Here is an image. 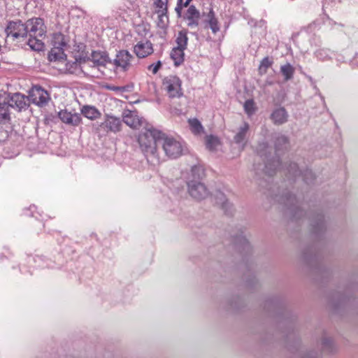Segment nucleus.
<instances>
[{
	"label": "nucleus",
	"mask_w": 358,
	"mask_h": 358,
	"mask_svg": "<svg viewBox=\"0 0 358 358\" xmlns=\"http://www.w3.org/2000/svg\"><path fill=\"white\" fill-rule=\"evenodd\" d=\"M191 1H192V0H186V1L185 2V3H184V5H183V6H184L185 7H187V6L189 4V3H190Z\"/></svg>",
	"instance_id": "nucleus-35"
},
{
	"label": "nucleus",
	"mask_w": 358,
	"mask_h": 358,
	"mask_svg": "<svg viewBox=\"0 0 358 358\" xmlns=\"http://www.w3.org/2000/svg\"><path fill=\"white\" fill-rule=\"evenodd\" d=\"M176 41L177 44V48L185 50L187 48L188 41L187 31L182 30L179 31Z\"/></svg>",
	"instance_id": "nucleus-23"
},
{
	"label": "nucleus",
	"mask_w": 358,
	"mask_h": 358,
	"mask_svg": "<svg viewBox=\"0 0 358 358\" xmlns=\"http://www.w3.org/2000/svg\"><path fill=\"white\" fill-rule=\"evenodd\" d=\"M6 101L10 108H17L18 110H21L27 106L26 97L20 93L14 94Z\"/></svg>",
	"instance_id": "nucleus-15"
},
{
	"label": "nucleus",
	"mask_w": 358,
	"mask_h": 358,
	"mask_svg": "<svg viewBox=\"0 0 358 358\" xmlns=\"http://www.w3.org/2000/svg\"><path fill=\"white\" fill-rule=\"evenodd\" d=\"M30 101L37 106H43L50 100V95L47 91L38 86H34L29 93Z\"/></svg>",
	"instance_id": "nucleus-6"
},
{
	"label": "nucleus",
	"mask_w": 358,
	"mask_h": 358,
	"mask_svg": "<svg viewBox=\"0 0 358 358\" xmlns=\"http://www.w3.org/2000/svg\"><path fill=\"white\" fill-rule=\"evenodd\" d=\"M100 129L106 133H117L121 130L122 121L113 115H106L105 120L99 125Z\"/></svg>",
	"instance_id": "nucleus-8"
},
{
	"label": "nucleus",
	"mask_w": 358,
	"mask_h": 358,
	"mask_svg": "<svg viewBox=\"0 0 358 358\" xmlns=\"http://www.w3.org/2000/svg\"><path fill=\"white\" fill-rule=\"evenodd\" d=\"M160 131L150 129L141 132L138 138L141 150L146 156L148 161H150L152 163H159V162L157 143L160 142Z\"/></svg>",
	"instance_id": "nucleus-1"
},
{
	"label": "nucleus",
	"mask_w": 358,
	"mask_h": 358,
	"mask_svg": "<svg viewBox=\"0 0 358 358\" xmlns=\"http://www.w3.org/2000/svg\"><path fill=\"white\" fill-rule=\"evenodd\" d=\"M162 66V63L160 61H158L156 64H152L148 66V70L152 71L153 74H156L159 69Z\"/></svg>",
	"instance_id": "nucleus-32"
},
{
	"label": "nucleus",
	"mask_w": 358,
	"mask_h": 358,
	"mask_svg": "<svg viewBox=\"0 0 358 358\" xmlns=\"http://www.w3.org/2000/svg\"><path fill=\"white\" fill-rule=\"evenodd\" d=\"M243 107H244L245 112L249 116L254 114V113L255 112V110L257 109V108L255 106V103L252 99H248V100L245 101Z\"/></svg>",
	"instance_id": "nucleus-29"
},
{
	"label": "nucleus",
	"mask_w": 358,
	"mask_h": 358,
	"mask_svg": "<svg viewBox=\"0 0 358 358\" xmlns=\"http://www.w3.org/2000/svg\"><path fill=\"white\" fill-rule=\"evenodd\" d=\"M58 117L63 123L73 127L78 126L82 122L80 114L72 113L66 109L61 110L58 113Z\"/></svg>",
	"instance_id": "nucleus-11"
},
{
	"label": "nucleus",
	"mask_w": 358,
	"mask_h": 358,
	"mask_svg": "<svg viewBox=\"0 0 358 358\" xmlns=\"http://www.w3.org/2000/svg\"><path fill=\"white\" fill-rule=\"evenodd\" d=\"M25 27H27V33L31 36L44 38L46 33V27L43 19L36 17L27 21Z\"/></svg>",
	"instance_id": "nucleus-4"
},
{
	"label": "nucleus",
	"mask_w": 358,
	"mask_h": 358,
	"mask_svg": "<svg viewBox=\"0 0 358 358\" xmlns=\"http://www.w3.org/2000/svg\"><path fill=\"white\" fill-rule=\"evenodd\" d=\"M69 38L62 33H55L52 36V47H62L67 49L69 47Z\"/></svg>",
	"instance_id": "nucleus-18"
},
{
	"label": "nucleus",
	"mask_w": 358,
	"mask_h": 358,
	"mask_svg": "<svg viewBox=\"0 0 358 358\" xmlns=\"http://www.w3.org/2000/svg\"><path fill=\"white\" fill-rule=\"evenodd\" d=\"M271 120L275 124H282L287 120V114L284 108L275 110L271 116Z\"/></svg>",
	"instance_id": "nucleus-19"
},
{
	"label": "nucleus",
	"mask_w": 358,
	"mask_h": 358,
	"mask_svg": "<svg viewBox=\"0 0 358 358\" xmlns=\"http://www.w3.org/2000/svg\"><path fill=\"white\" fill-rule=\"evenodd\" d=\"M185 19L187 20V26L191 28L196 27L199 24L201 15L193 5L189 6L185 14Z\"/></svg>",
	"instance_id": "nucleus-13"
},
{
	"label": "nucleus",
	"mask_w": 358,
	"mask_h": 358,
	"mask_svg": "<svg viewBox=\"0 0 358 358\" xmlns=\"http://www.w3.org/2000/svg\"><path fill=\"white\" fill-rule=\"evenodd\" d=\"M178 1H179V3L178 4L177 7L176 8V11L177 12L178 15L179 16H180L182 6H181V5H180V3L182 2V0H178Z\"/></svg>",
	"instance_id": "nucleus-34"
},
{
	"label": "nucleus",
	"mask_w": 358,
	"mask_h": 358,
	"mask_svg": "<svg viewBox=\"0 0 358 358\" xmlns=\"http://www.w3.org/2000/svg\"><path fill=\"white\" fill-rule=\"evenodd\" d=\"M111 89L113 90H119V87H112Z\"/></svg>",
	"instance_id": "nucleus-38"
},
{
	"label": "nucleus",
	"mask_w": 358,
	"mask_h": 358,
	"mask_svg": "<svg viewBox=\"0 0 358 358\" xmlns=\"http://www.w3.org/2000/svg\"><path fill=\"white\" fill-rule=\"evenodd\" d=\"M248 129L249 124L245 122L243 126L240 128L239 131L234 136V141L236 143H240L244 140Z\"/></svg>",
	"instance_id": "nucleus-27"
},
{
	"label": "nucleus",
	"mask_w": 358,
	"mask_h": 358,
	"mask_svg": "<svg viewBox=\"0 0 358 358\" xmlns=\"http://www.w3.org/2000/svg\"><path fill=\"white\" fill-rule=\"evenodd\" d=\"M135 59L134 56L127 50L119 51L115 59V64L120 67L123 71H127L132 66V62Z\"/></svg>",
	"instance_id": "nucleus-10"
},
{
	"label": "nucleus",
	"mask_w": 358,
	"mask_h": 358,
	"mask_svg": "<svg viewBox=\"0 0 358 358\" xmlns=\"http://www.w3.org/2000/svg\"><path fill=\"white\" fill-rule=\"evenodd\" d=\"M159 143H162L163 150L169 157L176 158L182 154V144L176 138L167 136L161 132Z\"/></svg>",
	"instance_id": "nucleus-3"
},
{
	"label": "nucleus",
	"mask_w": 358,
	"mask_h": 358,
	"mask_svg": "<svg viewBox=\"0 0 358 358\" xmlns=\"http://www.w3.org/2000/svg\"><path fill=\"white\" fill-rule=\"evenodd\" d=\"M154 4L157 8L156 12L159 20L163 22L164 17L168 18V0H154Z\"/></svg>",
	"instance_id": "nucleus-16"
},
{
	"label": "nucleus",
	"mask_w": 358,
	"mask_h": 358,
	"mask_svg": "<svg viewBox=\"0 0 358 358\" xmlns=\"http://www.w3.org/2000/svg\"><path fill=\"white\" fill-rule=\"evenodd\" d=\"M201 24L204 29H210L214 34L220 31V24L212 8L207 13L203 12L201 15Z\"/></svg>",
	"instance_id": "nucleus-5"
},
{
	"label": "nucleus",
	"mask_w": 358,
	"mask_h": 358,
	"mask_svg": "<svg viewBox=\"0 0 358 358\" xmlns=\"http://www.w3.org/2000/svg\"><path fill=\"white\" fill-rule=\"evenodd\" d=\"M153 45L150 41H141L134 47V52L139 58H145L153 53Z\"/></svg>",
	"instance_id": "nucleus-12"
},
{
	"label": "nucleus",
	"mask_w": 358,
	"mask_h": 358,
	"mask_svg": "<svg viewBox=\"0 0 358 358\" xmlns=\"http://www.w3.org/2000/svg\"><path fill=\"white\" fill-rule=\"evenodd\" d=\"M188 190L190 195L198 200L205 199L208 194L206 186L202 182L195 180L188 182Z\"/></svg>",
	"instance_id": "nucleus-9"
},
{
	"label": "nucleus",
	"mask_w": 358,
	"mask_h": 358,
	"mask_svg": "<svg viewBox=\"0 0 358 358\" xmlns=\"http://www.w3.org/2000/svg\"><path fill=\"white\" fill-rule=\"evenodd\" d=\"M66 49L62 47H52L48 54L50 61H62L66 60V55L64 54Z\"/></svg>",
	"instance_id": "nucleus-17"
},
{
	"label": "nucleus",
	"mask_w": 358,
	"mask_h": 358,
	"mask_svg": "<svg viewBox=\"0 0 358 358\" xmlns=\"http://www.w3.org/2000/svg\"><path fill=\"white\" fill-rule=\"evenodd\" d=\"M273 62L268 57H264L259 65V71L261 74L266 73L267 69L271 66Z\"/></svg>",
	"instance_id": "nucleus-30"
},
{
	"label": "nucleus",
	"mask_w": 358,
	"mask_h": 358,
	"mask_svg": "<svg viewBox=\"0 0 358 358\" xmlns=\"http://www.w3.org/2000/svg\"><path fill=\"white\" fill-rule=\"evenodd\" d=\"M162 90L171 99H180L184 95L182 80L176 75H169L162 80Z\"/></svg>",
	"instance_id": "nucleus-2"
},
{
	"label": "nucleus",
	"mask_w": 358,
	"mask_h": 358,
	"mask_svg": "<svg viewBox=\"0 0 358 358\" xmlns=\"http://www.w3.org/2000/svg\"><path fill=\"white\" fill-rule=\"evenodd\" d=\"M188 122H189L191 131L194 134H199L203 131V128L201 122L196 118L189 119L188 120Z\"/></svg>",
	"instance_id": "nucleus-25"
},
{
	"label": "nucleus",
	"mask_w": 358,
	"mask_h": 358,
	"mask_svg": "<svg viewBox=\"0 0 358 358\" xmlns=\"http://www.w3.org/2000/svg\"><path fill=\"white\" fill-rule=\"evenodd\" d=\"M226 205H227V201H225V202H222V208H225V206H226Z\"/></svg>",
	"instance_id": "nucleus-36"
},
{
	"label": "nucleus",
	"mask_w": 358,
	"mask_h": 358,
	"mask_svg": "<svg viewBox=\"0 0 358 358\" xmlns=\"http://www.w3.org/2000/svg\"><path fill=\"white\" fill-rule=\"evenodd\" d=\"M184 49L175 47L171 52V58L173 59L176 66L180 65L184 61Z\"/></svg>",
	"instance_id": "nucleus-21"
},
{
	"label": "nucleus",
	"mask_w": 358,
	"mask_h": 358,
	"mask_svg": "<svg viewBox=\"0 0 358 358\" xmlns=\"http://www.w3.org/2000/svg\"><path fill=\"white\" fill-rule=\"evenodd\" d=\"M43 38H40L39 36H29V38L28 41V45L29 47L36 51L42 50L44 47V43L42 41Z\"/></svg>",
	"instance_id": "nucleus-22"
},
{
	"label": "nucleus",
	"mask_w": 358,
	"mask_h": 358,
	"mask_svg": "<svg viewBox=\"0 0 358 358\" xmlns=\"http://www.w3.org/2000/svg\"><path fill=\"white\" fill-rule=\"evenodd\" d=\"M280 71L285 78V80L286 81L290 80L293 77L294 73V68L289 64L282 66Z\"/></svg>",
	"instance_id": "nucleus-26"
},
{
	"label": "nucleus",
	"mask_w": 358,
	"mask_h": 358,
	"mask_svg": "<svg viewBox=\"0 0 358 358\" xmlns=\"http://www.w3.org/2000/svg\"><path fill=\"white\" fill-rule=\"evenodd\" d=\"M192 175L195 177L198 176V179L202 178L204 176V170L201 166H194L192 169Z\"/></svg>",
	"instance_id": "nucleus-31"
},
{
	"label": "nucleus",
	"mask_w": 358,
	"mask_h": 358,
	"mask_svg": "<svg viewBox=\"0 0 358 358\" xmlns=\"http://www.w3.org/2000/svg\"><path fill=\"white\" fill-rule=\"evenodd\" d=\"M278 143L283 144L285 148H287V145L288 143L287 139L285 136H281L280 138H279L278 139Z\"/></svg>",
	"instance_id": "nucleus-33"
},
{
	"label": "nucleus",
	"mask_w": 358,
	"mask_h": 358,
	"mask_svg": "<svg viewBox=\"0 0 358 358\" xmlns=\"http://www.w3.org/2000/svg\"><path fill=\"white\" fill-rule=\"evenodd\" d=\"M6 32L8 36L13 38L24 37L27 34V27H25V24L20 20L13 21L8 23Z\"/></svg>",
	"instance_id": "nucleus-7"
},
{
	"label": "nucleus",
	"mask_w": 358,
	"mask_h": 358,
	"mask_svg": "<svg viewBox=\"0 0 358 358\" xmlns=\"http://www.w3.org/2000/svg\"><path fill=\"white\" fill-rule=\"evenodd\" d=\"M9 103L6 100L0 101V123L10 120Z\"/></svg>",
	"instance_id": "nucleus-24"
},
{
	"label": "nucleus",
	"mask_w": 358,
	"mask_h": 358,
	"mask_svg": "<svg viewBox=\"0 0 358 358\" xmlns=\"http://www.w3.org/2000/svg\"><path fill=\"white\" fill-rule=\"evenodd\" d=\"M206 145L209 150H214L220 145V141L214 136H208L206 138Z\"/></svg>",
	"instance_id": "nucleus-28"
},
{
	"label": "nucleus",
	"mask_w": 358,
	"mask_h": 358,
	"mask_svg": "<svg viewBox=\"0 0 358 358\" xmlns=\"http://www.w3.org/2000/svg\"><path fill=\"white\" fill-rule=\"evenodd\" d=\"M224 197V195L222 194H220V199L221 201L223 200Z\"/></svg>",
	"instance_id": "nucleus-37"
},
{
	"label": "nucleus",
	"mask_w": 358,
	"mask_h": 358,
	"mask_svg": "<svg viewBox=\"0 0 358 358\" xmlns=\"http://www.w3.org/2000/svg\"><path fill=\"white\" fill-rule=\"evenodd\" d=\"M123 122L131 128H137L141 124V120L136 113L131 110H127L123 113Z\"/></svg>",
	"instance_id": "nucleus-14"
},
{
	"label": "nucleus",
	"mask_w": 358,
	"mask_h": 358,
	"mask_svg": "<svg viewBox=\"0 0 358 358\" xmlns=\"http://www.w3.org/2000/svg\"><path fill=\"white\" fill-rule=\"evenodd\" d=\"M82 114L87 119L94 120L101 117V114L98 109L94 106H85L81 109Z\"/></svg>",
	"instance_id": "nucleus-20"
}]
</instances>
